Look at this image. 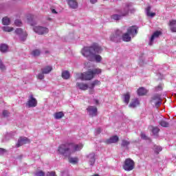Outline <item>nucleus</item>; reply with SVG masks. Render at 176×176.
I'll return each instance as SVG.
<instances>
[{"instance_id": "1", "label": "nucleus", "mask_w": 176, "mask_h": 176, "mask_svg": "<svg viewBox=\"0 0 176 176\" xmlns=\"http://www.w3.org/2000/svg\"><path fill=\"white\" fill-rule=\"evenodd\" d=\"M102 48L97 43H94L89 47H84L81 50V54L84 57H86L89 61H96V63H101L102 57L98 55L102 53Z\"/></svg>"}, {"instance_id": "2", "label": "nucleus", "mask_w": 176, "mask_h": 176, "mask_svg": "<svg viewBox=\"0 0 176 176\" xmlns=\"http://www.w3.org/2000/svg\"><path fill=\"white\" fill-rule=\"evenodd\" d=\"M82 148H83V145L82 144L79 145L72 142H67L62 144L58 146V153L62 155V156H64L65 157H69L72 153L80 151Z\"/></svg>"}, {"instance_id": "3", "label": "nucleus", "mask_w": 176, "mask_h": 176, "mask_svg": "<svg viewBox=\"0 0 176 176\" xmlns=\"http://www.w3.org/2000/svg\"><path fill=\"white\" fill-rule=\"evenodd\" d=\"M102 70L99 68H96L94 69H89L87 72L82 73L78 79L81 80H91L96 76V75H99L101 74Z\"/></svg>"}, {"instance_id": "4", "label": "nucleus", "mask_w": 176, "mask_h": 176, "mask_svg": "<svg viewBox=\"0 0 176 176\" xmlns=\"http://www.w3.org/2000/svg\"><path fill=\"white\" fill-rule=\"evenodd\" d=\"M134 167H135V162L131 158H126L122 166L125 171H132V170H134Z\"/></svg>"}, {"instance_id": "5", "label": "nucleus", "mask_w": 176, "mask_h": 176, "mask_svg": "<svg viewBox=\"0 0 176 176\" xmlns=\"http://www.w3.org/2000/svg\"><path fill=\"white\" fill-rule=\"evenodd\" d=\"M122 32L119 30H116L110 36V41L112 42H120L122 39Z\"/></svg>"}, {"instance_id": "6", "label": "nucleus", "mask_w": 176, "mask_h": 176, "mask_svg": "<svg viewBox=\"0 0 176 176\" xmlns=\"http://www.w3.org/2000/svg\"><path fill=\"white\" fill-rule=\"evenodd\" d=\"M36 105H38V100H36V98H34V95H30L26 102V107H28V108H35Z\"/></svg>"}, {"instance_id": "7", "label": "nucleus", "mask_w": 176, "mask_h": 176, "mask_svg": "<svg viewBox=\"0 0 176 176\" xmlns=\"http://www.w3.org/2000/svg\"><path fill=\"white\" fill-rule=\"evenodd\" d=\"M130 8H131V3H126L122 10H116L118 13H120L122 17L124 16H127L129 14V12H130Z\"/></svg>"}, {"instance_id": "8", "label": "nucleus", "mask_w": 176, "mask_h": 176, "mask_svg": "<svg viewBox=\"0 0 176 176\" xmlns=\"http://www.w3.org/2000/svg\"><path fill=\"white\" fill-rule=\"evenodd\" d=\"M34 32L38 34V35H45V34H47L49 32V29L47 28L42 27V26H36L33 28Z\"/></svg>"}, {"instance_id": "9", "label": "nucleus", "mask_w": 176, "mask_h": 176, "mask_svg": "<svg viewBox=\"0 0 176 176\" xmlns=\"http://www.w3.org/2000/svg\"><path fill=\"white\" fill-rule=\"evenodd\" d=\"M87 111L91 116V118H94L97 116L98 110L97 109V107L96 106H88V107L87 108Z\"/></svg>"}, {"instance_id": "10", "label": "nucleus", "mask_w": 176, "mask_h": 176, "mask_svg": "<svg viewBox=\"0 0 176 176\" xmlns=\"http://www.w3.org/2000/svg\"><path fill=\"white\" fill-rule=\"evenodd\" d=\"M15 33L16 34V35H20L21 40L23 41H25V39H27V36H28V34H27V32L23 31V29L21 28H17L15 30Z\"/></svg>"}, {"instance_id": "11", "label": "nucleus", "mask_w": 176, "mask_h": 176, "mask_svg": "<svg viewBox=\"0 0 176 176\" xmlns=\"http://www.w3.org/2000/svg\"><path fill=\"white\" fill-rule=\"evenodd\" d=\"M30 142V140L26 137H20L18 140V142L16 144V148H20V146H23V145L25 144H28Z\"/></svg>"}, {"instance_id": "12", "label": "nucleus", "mask_w": 176, "mask_h": 176, "mask_svg": "<svg viewBox=\"0 0 176 176\" xmlns=\"http://www.w3.org/2000/svg\"><path fill=\"white\" fill-rule=\"evenodd\" d=\"M138 28L135 25H133L129 27L127 29V32L129 34V35H132L133 36H135V35H137L138 34Z\"/></svg>"}, {"instance_id": "13", "label": "nucleus", "mask_w": 176, "mask_h": 176, "mask_svg": "<svg viewBox=\"0 0 176 176\" xmlns=\"http://www.w3.org/2000/svg\"><path fill=\"white\" fill-rule=\"evenodd\" d=\"M119 141V137L118 135L111 136L110 138L107 139L104 142L105 144H116Z\"/></svg>"}, {"instance_id": "14", "label": "nucleus", "mask_w": 176, "mask_h": 176, "mask_svg": "<svg viewBox=\"0 0 176 176\" xmlns=\"http://www.w3.org/2000/svg\"><path fill=\"white\" fill-rule=\"evenodd\" d=\"M152 100L157 101L155 107H159L162 104V95L156 94L153 96Z\"/></svg>"}, {"instance_id": "15", "label": "nucleus", "mask_w": 176, "mask_h": 176, "mask_svg": "<svg viewBox=\"0 0 176 176\" xmlns=\"http://www.w3.org/2000/svg\"><path fill=\"white\" fill-rule=\"evenodd\" d=\"M67 4L71 9H77L78 8V1L76 0H67Z\"/></svg>"}, {"instance_id": "16", "label": "nucleus", "mask_w": 176, "mask_h": 176, "mask_svg": "<svg viewBox=\"0 0 176 176\" xmlns=\"http://www.w3.org/2000/svg\"><path fill=\"white\" fill-rule=\"evenodd\" d=\"M140 105V100L138 99H133L129 104V108H137Z\"/></svg>"}, {"instance_id": "17", "label": "nucleus", "mask_w": 176, "mask_h": 176, "mask_svg": "<svg viewBox=\"0 0 176 176\" xmlns=\"http://www.w3.org/2000/svg\"><path fill=\"white\" fill-rule=\"evenodd\" d=\"M162 35V32L160 31H156L155 32L153 35L151 36V40H150V45H152V42L155 40V38H159Z\"/></svg>"}, {"instance_id": "18", "label": "nucleus", "mask_w": 176, "mask_h": 176, "mask_svg": "<svg viewBox=\"0 0 176 176\" xmlns=\"http://www.w3.org/2000/svg\"><path fill=\"white\" fill-rule=\"evenodd\" d=\"M76 86L80 90H87V89H89V85L83 82H77Z\"/></svg>"}, {"instance_id": "19", "label": "nucleus", "mask_w": 176, "mask_h": 176, "mask_svg": "<svg viewBox=\"0 0 176 176\" xmlns=\"http://www.w3.org/2000/svg\"><path fill=\"white\" fill-rule=\"evenodd\" d=\"M121 39H122L124 42H130V41H131V37L130 36L129 32L122 34Z\"/></svg>"}, {"instance_id": "20", "label": "nucleus", "mask_w": 176, "mask_h": 176, "mask_svg": "<svg viewBox=\"0 0 176 176\" xmlns=\"http://www.w3.org/2000/svg\"><path fill=\"white\" fill-rule=\"evenodd\" d=\"M169 25L170 26V31L172 32H176V20H171L169 21Z\"/></svg>"}, {"instance_id": "21", "label": "nucleus", "mask_w": 176, "mask_h": 176, "mask_svg": "<svg viewBox=\"0 0 176 176\" xmlns=\"http://www.w3.org/2000/svg\"><path fill=\"white\" fill-rule=\"evenodd\" d=\"M53 69L52 66H46L45 67L41 69V72L45 74H50Z\"/></svg>"}, {"instance_id": "22", "label": "nucleus", "mask_w": 176, "mask_h": 176, "mask_svg": "<svg viewBox=\"0 0 176 176\" xmlns=\"http://www.w3.org/2000/svg\"><path fill=\"white\" fill-rule=\"evenodd\" d=\"M137 93L139 96H145L148 93V90L144 87H140L138 89Z\"/></svg>"}, {"instance_id": "23", "label": "nucleus", "mask_w": 176, "mask_h": 176, "mask_svg": "<svg viewBox=\"0 0 176 176\" xmlns=\"http://www.w3.org/2000/svg\"><path fill=\"white\" fill-rule=\"evenodd\" d=\"M158 123L162 127H170V124L166 120H161Z\"/></svg>"}, {"instance_id": "24", "label": "nucleus", "mask_w": 176, "mask_h": 176, "mask_svg": "<svg viewBox=\"0 0 176 176\" xmlns=\"http://www.w3.org/2000/svg\"><path fill=\"white\" fill-rule=\"evenodd\" d=\"M101 85V82L98 80H95L94 82H92L89 86V89H94L96 86H100Z\"/></svg>"}, {"instance_id": "25", "label": "nucleus", "mask_w": 176, "mask_h": 176, "mask_svg": "<svg viewBox=\"0 0 176 176\" xmlns=\"http://www.w3.org/2000/svg\"><path fill=\"white\" fill-rule=\"evenodd\" d=\"M8 49H9V47L6 44H1L0 45V52L1 53H6L8 52Z\"/></svg>"}, {"instance_id": "26", "label": "nucleus", "mask_w": 176, "mask_h": 176, "mask_svg": "<svg viewBox=\"0 0 176 176\" xmlns=\"http://www.w3.org/2000/svg\"><path fill=\"white\" fill-rule=\"evenodd\" d=\"M124 102L126 104V105L130 102V93L127 92L124 94Z\"/></svg>"}, {"instance_id": "27", "label": "nucleus", "mask_w": 176, "mask_h": 176, "mask_svg": "<svg viewBox=\"0 0 176 176\" xmlns=\"http://www.w3.org/2000/svg\"><path fill=\"white\" fill-rule=\"evenodd\" d=\"M94 156H95L94 153H91L88 156V157H90V160H89L90 166H94V163H96V158L94 157Z\"/></svg>"}, {"instance_id": "28", "label": "nucleus", "mask_w": 176, "mask_h": 176, "mask_svg": "<svg viewBox=\"0 0 176 176\" xmlns=\"http://www.w3.org/2000/svg\"><path fill=\"white\" fill-rule=\"evenodd\" d=\"M55 119H61L64 118V113L63 111L56 112L54 115Z\"/></svg>"}, {"instance_id": "29", "label": "nucleus", "mask_w": 176, "mask_h": 176, "mask_svg": "<svg viewBox=\"0 0 176 176\" xmlns=\"http://www.w3.org/2000/svg\"><path fill=\"white\" fill-rule=\"evenodd\" d=\"M2 24L3 25H9L10 24V19L7 16L3 17L2 19Z\"/></svg>"}, {"instance_id": "30", "label": "nucleus", "mask_w": 176, "mask_h": 176, "mask_svg": "<svg viewBox=\"0 0 176 176\" xmlns=\"http://www.w3.org/2000/svg\"><path fill=\"white\" fill-rule=\"evenodd\" d=\"M32 56L34 57H38V56H41V50H34L31 52Z\"/></svg>"}, {"instance_id": "31", "label": "nucleus", "mask_w": 176, "mask_h": 176, "mask_svg": "<svg viewBox=\"0 0 176 176\" xmlns=\"http://www.w3.org/2000/svg\"><path fill=\"white\" fill-rule=\"evenodd\" d=\"M69 76H70L69 72L64 71L62 72V78L63 79H69Z\"/></svg>"}, {"instance_id": "32", "label": "nucleus", "mask_w": 176, "mask_h": 176, "mask_svg": "<svg viewBox=\"0 0 176 176\" xmlns=\"http://www.w3.org/2000/svg\"><path fill=\"white\" fill-rule=\"evenodd\" d=\"M130 145V142L126 140H122L121 143V146L122 148H126V146H129Z\"/></svg>"}, {"instance_id": "33", "label": "nucleus", "mask_w": 176, "mask_h": 176, "mask_svg": "<svg viewBox=\"0 0 176 176\" xmlns=\"http://www.w3.org/2000/svg\"><path fill=\"white\" fill-rule=\"evenodd\" d=\"M69 162L72 164H77V163L78 162V157H70V158H69Z\"/></svg>"}, {"instance_id": "34", "label": "nucleus", "mask_w": 176, "mask_h": 176, "mask_svg": "<svg viewBox=\"0 0 176 176\" xmlns=\"http://www.w3.org/2000/svg\"><path fill=\"white\" fill-rule=\"evenodd\" d=\"M160 131V129L157 126L153 127L152 129V133L153 134H154V135H157Z\"/></svg>"}, {"instance_id": "35", "label": "nucleus", "mask_w": 176, "mask_h": 176, "mask_svg": "<svg viewBox=\"0 0 176 176\" xmlns=\"http://www.w3.org/2000/svg\"><path fill=\"white\" fill-rule=\"evenodd\" d=\"M123 17V16H122V14H113L111 15V18L113 19V20H120V18Z\"/></svg>"}, {"instance_id": "36", "label": "nucleus", "mask_w": 176, "mask_h": 176, "mask_svg": "<svg viewBox=\"0 0 176 176\" xmlns=\"http://www.w3.org/2000/svg\"><path fill=\"white\" fill-rule=\"evenodd\" d=\"M162 148L161 146H155L154 148L155 153H156V155H159V153L162 152Z\"/></svg>"}, {"instance_id": "37", "label": "nucleus", "mask_w": 176, "mask_h": 176, "mask_svg": "<svg viewBox=\"0 0 176 176\" xmlns=\"http://www.w3.org/2000/svg\"><path fill=\"white\" fill-rule=\"evenodd\" d=\"M14 25H16V27H21L23 25V22H21V20L16 19L14 21Z\"/></svg>"}, {"instance_id": "38", "label": "nucleus", "mask_w": 176, "mask_h": 176, "mask_svg": "<svg viewBox=\"0 0 176 176\" xmlns=\"http://www.w3.org/2000/svg\"><path fill=\"white\" fill-rule=\"evenodd\" d=\"M3 31L6 32H12L13 31V28H10L9 26H6L3 28Z\"/></svg>"}, {"instance_id": "39", "label": "nucleus", "mask_w": 176, "mask_h": 176, "mask_svg": "<svg viewBox=\"0 0 176 176\" xmlns=\"http://www.w3.org/2000/svg\"><path fill=\"white\" fill-rule=\"evenodd\" d=\"M45 74H43V72L42 73H39L37 75V78L40 79V80H42L43 79H45Z\"/></svg>"}, {"instance_id": "40", "label": "nucleus", "mask_w": 176, "mask_h": 176, "mask_svg": "<svg viewBox=\"0 0 176 176\" xmlns=\"http://www.w3.org/2000/svg\"><path fill=\"white\" fill-rule=\"evenodd\" d=\"M36 176H45V172L42 170H38L35 173Z\"/></svg>"}, {"instance_id": "41", "label": "nucleus", "mask_w": 176, "mask_h": 176, "mask_svg": "<svg viewBox=\"0 0 176 176\" xmlns=\"http://www.w3.org/2000/svg\"><path fill=\"white\" fill-rule=\"evenodd\" d=\"M10 113H9V112L8 111V110H3L2 115H3V116L4 118H8V116H9Z\"/></svg>"}, {"instance_id": "42", "label": "nucleus", "mask_w": 176, "mask_h": 176, "mask_svg": "<svg viewBox=\"0 0 176 176\" xmlns=\"http://www.w3.org/2000/svg\"><path fill=\"white\" fill-rule=\"evenodd\" d=\"M0 69L1 71H5L6 69V67L3 65V63H2V60H0Z\"/></svg>"}, {"instance_id": "43", "label": "nucleus", "mask_w": 176, "mask_h": 176, "mask_svg": "<svg viewBox=\"0 0 176 176\" xmlns=\"http://www.w3.org/2000/svg\"><path fill=\"white\" fill-rule=\"evenodd\" d=\"M47 176H56V172H48L47 173Z\"/></svg>"}, {"instance_id": "44", "label": "nucleus", "mask_w": 176, "mask_h": 176, "mask_svg": "<svg viewBox=\"0 0 176 176\" xmlns=\"http://www.w3.org/2000/svg\"><path fill=\"white\" fill-rule=\"evenodd\" d=\"M147 16L148 17H155V16H156V13H155V12H149V14H147Z\"/></svg>"}, {"instance_id": "45", "label": "nucleus", "mask_w": 176, "mask_h": 176, "mask_svg": "<svg viewBox=\"0 0 176 176\" xmlns=\"http://www.w3.org/2000/svg\"><path fill=\"white\" fill-rule=\"evenodd\" d=\"M146 14H149L151 13V6H148L146 9Z\"/></svg>"}, {"instance_id": "46", "label": "nucleus", "mask_w": 176, "mask_h": 176, "mask_svg": "<svg viewBox=\"0 0 176 176\" xmlns=\"http://www.w3.org/2000/svg\"><path fill=\"white\" fill-rule=\"evenodd\" d=\"M141 138L143 140H146L148 138V137H146V135H145V133H141Z\"/></svg>"}, {"instance_id": "47", "label": "nucleus", "mask_w": 176, "mask_h": 176, "mask_svg": "<svg viewBox=\"0 0 176 176\" xmlns=\"http://www.w3.org/2000/svg\"><path fill=\"white\" fill-rule=\"evenodd\" d=\"M6 152V150L4 148H0V155H2V153H5Z\"/></svg>"}, {"instance_id": "48", "label": "nucleus", "mask_w": 176, "mask_h": 176, "mask_svg": "<svg viewBox=\"0 0 176 176\" xmlns=\"http://www.w3.org/2000/svg\"><path fill=\"white\" fill-rule=\"evenodd\" d=\"M163 88L162 87V85H158L157 87H156V90H162Z\"/></svg>"}, {"instance_id": "49", "label": "nucleus", "mask_w": 176, "mask_h": 176, "mask_svg": "<svg viewBox=\"0 0 176 176\" xmlns=\"http://www.w3.org/2000/svg\"><path fill=\"white\" fill-rule=\"evenodd\" d=\"M91 3H96L97 2V0H90Z\"/></svg>"}, {"instance_id": "50", "label": "nucleus", "mask_w": 176, "mask_h": 176, "mask_svg": "<svg viewBox=\"0 0 176 176\" xmlns=\"http://www.w3.org/2000/svg\"><path fill=\"white\" fill-rule=\"evenodd\" d=\"M52 12L55 14H57V11H56L54 9L52 10Z\"/></svg>"}, {"instance_id": "51", "label": "nucleus", "mask_w": 176, "mask_h": 176, "mask_svg": "<svg viewBox=\"0 0 176 176\" xmlns=\"http://www.w3.org/2000/svg\"><path fill=\"white\" fill-rule=\"evenodd\" d=\"M94 101H95L96 105H98V104H99L98 100L94 99Z\"/></svg>"}, {"instance_id": "52", "label": "nucleus", "mask_w": 176, "mask_h": 176, "mask_svg": "<svg viewBox=\"0 0 176 176\" xmlns=\"http://www.w3.org/2000/svg\"><path fill=\"white\" fill-rule=\"evenodd\" d=\"M98 133H100V129H98Z\"/></svg>"}, {"instance_id": "53", "label": "nucleus", "mask_w": 176, "mask_h": 176, "mask_svg": "<svg viewBox=\"0 0 176 176\" xmlns=\"http://www.w3.org/2000/svg\"><path fill=\"white\" fill-rule=\"evenodd\" d=\"M45 53H49V52H48V51H46Z\"/></svg>"}]
</instances>
